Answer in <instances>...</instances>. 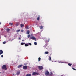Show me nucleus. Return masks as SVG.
<instances>
[{
  "label": "nucleus",
  "mask_w": 76,
  "mask_h": 76,
  "mask_svg": "<svg viewBox=\"0 0 76 76\" xmlns=\"http://www.w3.org/2000/svg\"><path fill=\"white\" fill-rule=\"evenodd\" d=\"M6 42H3V44H6Z\"/></svg>",
  "instance_id": "obj_29"
},
{
  "label": "nucleus",
  "mask_w": 76,
  "mask_h": 76,
  "mask_svg": "<svg viewBox=\"0 0 76 76\" xmlns=\"http://www.w3.org/2000/svg\"><path fill=\"white\" fill-rule=\"evenodd\" d=\"M59 63H63V62H61V61H59Z\"/></svg>",
  "instance_id": "obj_32"
},
{
  "label": "nucleus",
  "mask_w": 76,
  "mask_h": 76,
  "mask_svg": "<svg viewBox=\"0 0 76 76\" xmlns=\"http://www.w3.org/2000/svg\"><path fill=\"white\" fill-rule=\"evenodd\" d=\"M0 25H1V22H0Z\"/></svg>",
  "instance_id": "obj_38"
},
{
  "label": "nucleus",
  "mask_w": 76,
  "mask_h": 76,
  "mask_svg": "<svg viewBox=\"0 0 76 76\" xmlns=\"http://www.w3.org/2000/svg\"><path fill=\"white\" fill-rule=\"evenodd\" d=\"M72 69H73V70H76V69L73 68H72Z\"/></svg>",
  "instance_id": "obj_31"
},
{
  "label": "nucleus",
  "mask_w": 76,
  "mask_h": 76,
  "mask_svg": "<svg viewBox=\"0 0 76 76\" xmlns=\"http://www.w3.org/2000/svg\"><path fill=\"white\" fill-rule=\"evenodd\" d=\"M25 47H28V46H29V45L28 44H25Z\"/></svg>",
  "instance_id": "obj_18"
},
{
  "label": "nucleus",
  "mask_w": 76,
  "mask_h": 76,
  "mask_svg": "<svg viewBox=\"0 0 76 76\" xmlns=\"http://www.w3.org/2000/svg\"><path fill=\"white\" fill-rule=\"evenodd\" d=\"M6 30L7 32H9V31H10V29H9V28H7L6 29Z\"/></svg>",
  "instance_id": "obj_12"
},
{
  "label": "nucleus",
  "mask_w": 76,
  "mask_h": 76,
  "mask_svg": "<svg viewBox=\"0 0 76 76\" xmlns=\"http://www.w3.org/2000/svg\"><path fill=\"white\" fill-rule=\"evenodd\" d=\"M51 56H49V60H51Z\"/></svg>",
  "instance_id": "obj_28"
},
{
  "label": "nucleus",
  "mask_w": 76,
  "mask_h": 76,
  "mask_svg": "<svg viewBox=\"0 0 76 76\" xmlns=\"http://www.w3.org/2000/svg\"><path fill=\"white\" fill-rule=\"evenodd\" d=\"M40 29H43V28H44V26H40L39 27Z\"/></svg>",
  "instance_id": "obj_10"
},
{
  "label": "nucleus",
  "mask_w": 76,
  "mask_h": 76,
  "mask_svg": "<svg viewBox=\"0 0 76 76\" xmlns=\"http://www.w3.org/2000/svg\"><path fill=\"white\" fill-rule=\"evenodd\" d=\"M25 41V40H22V41Z\"/></svg>",
  "instance_id": "obj_36"
},
{
  "label": "nucleus",
  "mask_w": 76,
  "mask_h": 76,
  "mask_svg": "<svg viewBox=\"0 0 76 76\" xmlns=\"http://www.w3.org/2000/svg\"><path fill=\"white\" fill-rule=\"evenodd\" d=\"M39 73L38 72H34L32 73V75H38Z\"/></svg>",
  "instance_id": "obj_5"
},
{
  "label": "nucleus",
  "mask_w": 76,
  "mask_h": 76,
  "mask_svg": "<svg viewBox=\"0 0 76 76\" xmlns=\"http://www.w3.org/2000/svg\"><path fill=\"white\" fill-rule=\"evenodd\" d=\"M29 30H28L27 31V34H29Z\"/></svg>",
  "instance_id": "obj_16"
},
{
  "label": "nucleus",
  "mask_w": 76,
  "mask_h": 76,
  "mask_svg": "<svg viewBox=\"0 0 76 76\" xmlns=\"http://www.w3.org/2000/svg\"><path fill=\"white\" fill-rule=\"evenodd\" d=\"M40 60H41V58L39 57L38 58V61H40Z\"/></svg>",
  "instance_id": "obj_24"
},
{
  "label": "nucleus",
  "mask_w": 76,
  "mask_h": 76,
  "mask_svg": "<svg viewBox=\"0 0 76 76\" xmlns=\"http://www.w3.org/2000/svg\"><path fill=\"white\" fill-rule=\"evenodd\" d=\"M52 75H53V72H51L50 74L49 75V76H52Z\"/></svg>",
  "instance_id": "obj_14"
},
{
  "label": "nucleus",
  "mask_w": 76,
  "mask_h": 76,
  "mask_svg": "<svg viewBox=\"0 0 76 76\" xmlns=\"http://www.w3.org/2000/svg\"><path fill=\"white\" fill-rule=\"evenodd\" d=\"M23 65H20L18 66V68H20V67H21Z\"/></svg>",
  "instance_id": "obj_13"
},
{
  "label": "nucleus",
  "mask_w": 76,
  "mask_h": 76,
  "mask_svg": "<svg viewBox=\"0 0 76 76\" xmlns=\"http://www.w3.org/2000/svg\"><path fill=\"white\" fill-rule=\"evenodd\" d=\"M1 57L2 58H3V55H2L1 56Z\"/></svg>",
  "instance_id": "obj_34"
},
{
  "label": "nucleus",
  "mask_w": 76,
  "mask_h": 76,
  "mask_svg": "<svg viewBox=\"0 0 76 76\" xmlns=\"http://www.w3.org/2000/svg\"><path fill=\"white\" fill-rule=\"evenodd\" d=\"M34 45H37V43L36 42H34Z\"/></svg>",
  "instance_id": "obj_23"
},
{
  "label": "nucleus",
  "mask_w": 76,
  "mask_h": 76,
  "mask_svg": "<svg viewBox=\"0 0 76 76\" xmlns=\"http://www.w3.org/2000/svg\"><path fill=\"white\" fill-rule=\"evenodd\" d=\"M24 65L25 66H26V65H27V64H25Z\"/></svg>",
  "instance_id": "obj_33"
},
{
  "label": "nucleus",
  "mask_w": 76,
  "mask_h": 76,
  "mask_svg": "<svg viewBox=\"0 0 76 76\" xmlns=\"http://www.w3.org/2000/svg\"><path fill=\"white\" fill-rule=\"evenodd\" d=\"M49 39H50L49 38Z\"/></svg>",
  "instance_id": "obj_40"
},
{
  "label": "nucleus",
  "mask_w": 76,
  "mask_h": 76,
  "mask_svg": "<svg viewBox=\"0 0 76 76\" xmlns=\"http://www.w3.org/2000/svg\"><path fill=\"white\" fill-rule=\"evenodd\" d=\"M28 45H32V44H31V43H28Z\"/></svg>",
  "instance_id": "obj_17"
},
{
  "label": "nucleus",
  "mask_w": 76,
  "mask_h": 76,
  "mask_svg": "<svg viewBox=\"0 0 76 76\" xmlns=\"http://www.w3.org/2000/svg\"><path fill=\"white\" fill-rule=\"evenodd\" d=\"M45 54H48V52H45Z\"/></svg>",
  "instance_id": "obj_21"
},
{
  "label": "nucleus",
  "mask_w": 76,
  "mask_h": 76,
  "mask_svg": "<svg viewBox=\"0 0 76 76\" xmlns=\"http://www.w3.org/2000/svg\"><path fill=\"white\" fill-rule=\"evenodd\" d=\"M19 39H21V38H20V37H19Z\"/></svg>",
  "instance_id": "obj_35"
},
{
  "label": "nucleus",
  "mask_w": 76,
  "mask_h": 76,
  "mask_svg": "<svg viewBox=\"0 0 76 76\" xmlns=\"http://www.w3.org/2000/svg\"><path fill=\"white\" fill-rule=\"evenodd\" d=\"M4 37H6V36H4Z\"/></svg>",
  "instance_id": "obj_39"
},
{
  "label": "nucleus",
  "mask_w": 76,
  "mask_h": 76,
  "mask_svg": "<svg viewBox=\"0 0 76 76\" xmlns=\"http://www.w3.org/2000/svg\"><path fill=\"white\" fill-rule=\"evenodd\" d=\"M27 68H28V67L27 66H24L23 67V69L24 70H26L27 69Z\"/></svg>",
  "instance_id": "obj_6"
},
{
  "label": "nucleus",
  "mask_w": 76,
  "mask_h": 76,
  "mask_svg": "<svg viewBox=\"0 0 76 76\" xmlns=\"http://www.w3.org/2000/svg\"><path fill=\"white\" fill-rule=\"evenodd\" d=\"M24 44H25V43L23 42H22L21 43V45H24Z\"/></svg>",
  "instance_id": "obj_20"
},
{
  "label": "nucleus",
  "mask_w": 76,
  "mask_h": 76,
  "mask_svg": "<svg viewBox=\"0 0 76 76\" xmlns=\"http://www.w3.org/2000/svg\"><path fill=\"white\" fill-rule=\"evenodd\" d=\"M31 37V35H28V38H29V37Z\"/></svg>",
  "instance_id": "obj_25"
},
{
  "label": "nucleus",
  "mask_w": 76,
  "mask_h": 76,
  "mask_svg": "<svg viewBox=\"0 0 76 76\" xmlns=\"http://www.w3.org/2000/svg\"><path fill=\"white\" fill-rule=\"evenodd\" d=\"M23 30H21V32H23Z\"/></svg>",
  "instance_id": "obj_37"
},
{
  "label": "nucleus",
  "mask_w": 76,
  "mask_h": 76,
  "mask_svg": "<svg viewBox=\"0 0 76 76\" xmlns=\"http://www.w3.org/2000/svg\"><path fill=\"white\" fill-rule=\"evenodd\" d=\"M20 72H17L16 74L17 75H19V74H20Z\"/></svg>",
  "instance_id": "obj_19"
},
{
  "label": "nucleus",
  "mask_w": 76,
  "mask_h": 76,
  "mask_svg": "<svg viewBox=\"0 0 76 76\" xmlns=\"http://www.w3.org/2000/svg\"><path fill=\"white\" fill-rule=\"evenodd\" d=\"M30 38L33 40H34L35 39L36 40V38L34 36H31ZM35 41H36V40H35Z\"/></svg>",
  "instance_id": "obj_2"
},
{
  "label": "nucleus",
  "mask_w": 76,
  "mask_h": 76,
  "mask_svg": "<svg viewBox=\"0 0 76 76\" xmlns=\"http://www.w3.org/2000/svg\"><path fill=\"white\" fill-rule=\"evenodd\" d=\"M20 30H18L17 31V32H19V31H20Z\"/></svg>",
  "instance_id": "obj_26"
},
{
  "label": "nucleus",
  "mask_w": 76,
  "mask_h": 76,
  "mask_svg": "<svg viewBox=\"0 0 76 76\" xmlns=\"http://www.w3.org/2000/svg\"><path fill=\"white\" fill-rule=\"evenodd\" d=\"M45 75H46V76H48V75H49V72H48V71H45Z\"/></svg>",
  "instance_id": "obj_4"
},
{
  "label": "nucleus",
  "mask_w": 76,
  "mask_h": 76,
  "mask_svg": "<svg viewBox=\"0 0 76 76\" xmlns=\"http://www.w3.org/2000/svg\"><path fill=\"white\" fill-rule=\"evenodd\" d=\"M2 69H5V70H7V68H6V65H4L2 67Z\"/></svg>",
  "instance_id": "obj_3"
},
{
  "label": "nucleus",
  "mask_w": 76,
  "mask_h": 76,
  "mask_svg": "<svg viewBox=\"0 0 76 76\" xmlns=\"http://www.w3.org/2000/svg\"><path fill=\"white\" fill-rule=\"evenodd\" d=\"M39 19H40V15H38V18H37V20H39Z\"/></svg>",
  "instance_id": "obj_8"
},
{
  "label": "nucleus",
  "mask_w": 76,
  "mask_h": 76,
  "mask_svg": "<svg viewBox=\"0 0 76 76\" xmlns=\"http://www.w3.org/2000/svg\"><path fill=\"white\" fill-rule=\"evenodd\" d=\"M47 45H45V47H46V48H47Z\"/></svg>",
  "instance_id": "obj_30"
},
{
  "label": "nucleus",
  "mask_w": 76,
  "mask_h": 76,
  "mask_svg": "<svg viewBox=\"0 0 76 76\" xmlns=\"http://www.w3.org/2000/svg\"><path fill=\"white\" fill-rule=\"evenodd\" d=\"M9 24H10V25L11 26H12V25H13V23H10Z\"/></svg>",
  "instance_id": "obj_22"
},
{
  "label": "nucleus",
  "mask_w": 76,
  "mask_h": 76,
  "mask_svg": "<svg viewBox=\"0 0 76 76\" xmlns=\"http://www.w3.org/2000/svg\"><path fill=\"white\" fill-rule=\"evenodd\" d=\"M16 26H18V25H19V23H17L16 24H15Z\"/></svg>",
  "instance_id": "obj_27"
},
{
  "label": "nucleus",
  "mask_w": 76,
  "mask_h": 76,
  "mask_svg": "<svg viewBox=\"0 0 76 76\" xmlns=\"http://www.w3.org/2000/svg\"><path fill=\"white\" fill-rule=\"evenodd\" d=\"M68 66H71V65H72V64L70 63H68Z\"/></svg>",
  "instance_id": "obj_15"
},
{
  "label": "nucleus",
  "mask_w": 76,
  "mask_h": 76,
  "mask_svg": "<svg viewBox=\"0 0 76 76\" xmlns=\"http://www.w3.org/2000/svg\"><path fill=\"white\" fill-rule=\"evenodd\" d=\"M21 28H22L23 26H24V24H23V23H21L20 25Z\"/></svg>",
  "instance_id": "obj_9"
},
{
  "label": "nucleus",
  "mask_w": 76,
  "mask_h": 76,
  "mask_svg": "<svg viewBox=\"0 0 76 76\" xmlns=\"http://www.w3.org/2000/svg\"><path fill=\"white\" fill-rule=\"evenodd\" d=\"M38 67L39 70H43L44 69L43 68V66H39Z\"/></svg>",
  "instance_id": "obj_1"
},
{
  "label": "nucleus",
  "mask_w": 76,
  "mask_h": 76,
  "mask_svg": "<svg viewBox=\"0 0 76 76\" xmlns=\"http://www.w3.org/2000/svg\"><path fill=\"white\" fill-rule=\"evenodd\" d=\"M3 53V51L2 50H0V55L2 54Z\"/></svg>",
  "instance_id": "obj_7"
},
{
  "label": "nucleus",
  "mask_w": 76,
  "mask_h": 76,
  "mask_svg": "<svg viewBox=\"0 0 76 76\" xmlns=\"http://www.w3.org/2000/svg\"><path fill=\"white\" fill-rule=\"evenodd\" d=\"M26 76H31V74H28L26 75Z\"/></svg>",
  "instance_id": "obj_11"
}]
</instances>
